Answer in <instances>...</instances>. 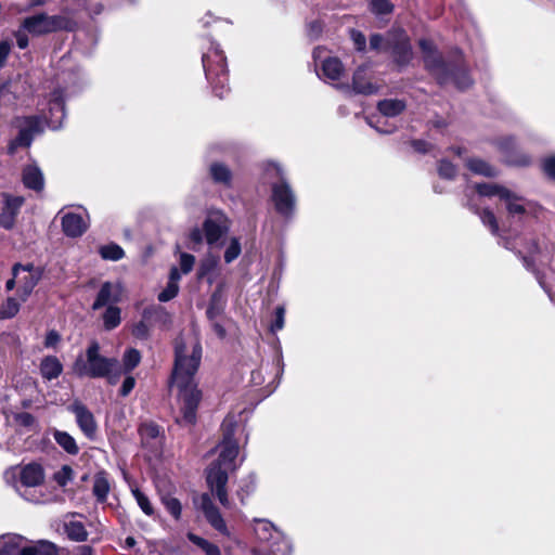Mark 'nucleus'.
<instances>
[{"instance_id":"obj_1","label":"nucleus","mask_w":555,"mask_h":555,"mask_svg":"<svg viewBox=\"0 0 555 555\" xmlns=\"http://www.w3.org/2000/svg\"><path fill=\"white\" fill-rule=\"evenodd\" d=\"M175 359L169 387L178 389L180 413L186 425H195L197 410L203 398L202 390L195 383V375L199 369L203 348L199 340H196L191 350L182 337H177L173 344Z\"/></svg>"},{"instance_id":"obj_2","label":"nucleus","mask_w":555,"mask_h":555,"mask_svg":"<svg viewBox=\"0 0 555 555\" xmlns=\"http://www.w3.org/2000/svg\"><path fill=\"white\" fill-rule=\"evenodd\" d=\"M418 47L424 54L425 69L436 79L439 86L452 82L460 91H465L474 85L469 68L462 54L452 60H444L428 39H421Z\"/></svg>"},{"instance_id":"obj_3","label":"nucleus","mask_w":555,"mask_h":555,"mask_svg":"<svg viewBox=\"0 0 555 555\" xmlns=\"http://www.w3.org/2000/svg\"><path fill=\"white\" fill-rule=\"evenodd\" d=\"M202 63L214 94L223 99L230 92L229 68L227 56L219 43L209 40V46L203 52Z\"/></svg>"},{"instance_id":"obj_4","label":"nucleus","mask_w":555,"mask_h":555,"mask_svg":"<svg viewBox=\"0 0 555 555\" xmlns=\"http://www.w3.org/2000/svg\"><path fill=\"white\" fill-rule=\"evenodd\" d=\"M101 347L96 340H92L85 356L79 354L72 365L73 374L78 378L98 379L111 373V366L117 364L116 358H108L101 354Z\"/></svg>"},{"instance_id":"obj_5","label":"nucleus","mask_w":555,"mask_h":555,"mask_svg":"<svg viewBox=\"0 0 555 555\" xmlns=\"http://www.w3.org/2000/svg\"><path fill=\"white\" fill-rule=\"evenodd\" d=\"M22 26L33 36H43L57 31H75L78 24L75 20L64 15H48L38 13L24 18Z\"/></svg>"},{"instance_id":"obj_6","label":"nucleus","mask_w":555,"mask_h":555,"mask_svg":"<svg viewBox=\"0 0 555 555\" xmlns=\"http://www.w3.org/2000/svg\"><path fill=\"white\" fill-rule=\"evenodd\" d=\"M386 53H389L392 63L399 70L408 67L414 56L411 38L408 33L399 27L388 30Z\"/></svg>"},{"instance_id":"obj_7","label":"nucleus","mask_w":555,"mask_h":555,"mask_svg":"<svg viewBox=\"0 0 555 555\" xmlns=\"http://www.w3.org/2000/svg\"><path fill=\"white\" fill-rule=\"evenodd\" d=\"M228 481V470L224 467H221L219 462H211L206 468V483L220 504L224 507L230 506L227 489Z\"/></svg>"},{"instance_id":"obj_8","label":"nucleus","mask_w":555,"mask_h":555,"mask_svg":"<svg viewBox=\"0 0 555 555\" xmlns=\"http://www.w3.org/2000/svg\"><path fill=\"white\" fill-rule=\"evenodd\" d=\"M492 144L503 155L506 164L519 167H527L531 164L530 156L520 151L515 137L498 138L492 141Z\"/></svg>"},{"instance_id":"obj_9","label":"nucleus","mask_w":555,"mask_h":555,"mask_svg":"<svg viewBox=\"0 0 555 555\" xmlns=\"http://www.w3.org/2000/svg\"><path fill=\"white\" fill-rule=\"evenodd\" d=\"M271 201L279 215L288 218L294 214L296 198L289 184L285 180L272 184Z\"/></svg>"},{"instance_id":"obj_10","label":"nucleus","mask_w":555,"mask_h":555,"mask_svg":"<svg viewBox=\"0 0 555 555\" xmlns=\"http://www.w3.org/2000/svg\"><path fill=\"white\" fill-rule=\"evenodd\" d=\"M169 313L162 306H149L142 311V320L135 323L132 327V335L141 340L150 338L149 323L166 321L169 319Z\"/></svg>"},{"instance_id":"obj_11","label":"nucleus","mask_w":555,"mask_h":555,"mask_svg":"<svg viewBox=\"0 0 555 555\" xmlns=\"http://www.w3.org/2000/svg\"><path fill=\"white\" fill-rule=\"evenodd\" d=\"M69 410L75 414L76 423L86 438L93 441L98 435V423L93 413L81 402H74Z\"/></svg>"},{"instance_id":"obj_12","label":"nucleus","mask_w":555,"mask_h":555,"mask_svg":"<svg viewBox=\"0 0 555 555\" xmlns=\"http://www.w3.org/2000/svg\"><path fill=\"white\" fill-rule=\"evenodd\" d=\"M223 438L221 442V451L216 460L212 462H219V465L231 466L238 455V443L234 438V424L227 425L223 423Z\"/></svg>"},{"instance_id":"obj_13","label":"nucleus","mask_w":555,"mask_h":555,"mask_svg":"<svg viewBox=\"0 0 555 555\" xmlns=\"http://www.w3.org/2000/svg\"><path fill=\"white\" fill-rule=\"evenodd\" d=\"M66 116L65 92L62 88H55L49 100V116L47 124L52 130L61 128Z\"/></svg>"},{"instance_id":"obj_14","label":"nucleus","mask_w":555,"mask_h":555,"mask_svg":"<svg viewBox=\"0 0 555 555\" xmlns=\"http://www.w3.org/2000/svg\"><path fill=\"white\" fill-rule=\"evenodd\" d=\"M199 508L202 509L207 522L218 532L229 537L230 532L222 517L220 509L214 504L208 493H203L199 496Z\"/></svg>"},{"instance_id":"obj_15","label":"nucleus","mask_w":555,"mask_h":555,"mask_svg":"<svg viewBox=\"0 0 555 555\" xmlns=\"http://www.w3.org/2000/svg\"><path fill=\"white\" fill-rule=\"evenodd\" d=\"M3 207L0 212V227L5 230H12L16 223V218L25 203L23 196H14L9 193H3Z\"/></svg>"},{"instance_id":"obj_16","label":"nucleus","mask_w":555,"mask_h":555,"mask_svg":"<svg viewBox=\"0 0 555 555\" xmlns=\"http://www.w3.org/2000/svg\"><path fill=\"white\" fill-rule=\"evenodd\" d=\"M44 478V468L40 463L30 462L20 466L18 480L26 488H36L43 485Z\"/></svg>"},{"instance_id":"obj_17","label":"nucleus","mask_w":555,"mask_h":555,"mask_svg":"<svg viewBox=\"0 0 555 555\" xmlns=\"http://www.w3.org/2000/svg\"><path fill=\"white\" fill-rule=\"evenodd\" d=\"M26 127L22 128L16 138L10 144V152L14 151L15 146L29 147L34 140V133L41 131L40 118L36 115L28 116L25 118Z\"/></svg>"},{"instance_id":"obj_18","label":"nucleus","mask_w":555,"mask_h":555,"mask_svg":"<svg viewBox=\"0 0 555 555\" xmlns=\"http://www.w3.org/2000/svg\"><path fill=\"white\" fill-rule=\"evenodd\" d=\"M121 289L119 286L114 285L112 282H104L92 304L93 310H99L105 306L116 305L120 301Z\"/></svg>"},{"instance_id":"obj_19","label":"nucleus","mask_w":555,"mask_h":555,"mask_svg":"<svg viewBox=\"0 0 555 555\" xmlns=\"http://www.w3.org/2000/svg\"><path fill=\"white\" fill-rule=\"evenodd\" d=\"M203 231L208 245L216 244L227 232L225 219L220 216L218 219L207 217L203 222Z\"/></svg>"},{"instance_id":"obj_20","label":"nucleus","mask_w":555,"mask_h":555,"mask_svg":"<svg viewBox=\"0 0 555 555\" xmlns=\"http://www.w3.org/2000/svg\"><path fill=\"white\" fill-rule=\"evenodd\" d=\"M62 230L67 237L76 238L87 231L83 218L79 214L67 212L62 218Z\"/></svg>"},{"instance_id":"obj_21","label":"nucleus","mask_w":555,"mask_h":555,"mask_svg":"<svg viewBox=\"0 0 555 555\" xmlns=\"http://www.w3.org/2000/svg\"><path fill=\"white\" fill-rule=\"evenodd\" d=\"M109 474L105 469L96 472L93 476L92 494L95 501L104 504L111 492Z\"/></svg>"},{"instance_id":"obj_22","label":"nucleus","mask_w":555,"mask_h":555,"mask_svg":"<svg viewBox=\"0 0 555 555\" xmlns=\"http://www.w3.org/2000/svg\"><path fill=\"white\" fill-rule=\"evenodd\" d=\"M475 190L480 196H486V197L499 196L503 201L520 199V197H518L515 193H513L505 186L495 184V183H487V182L476 183Z\"/></svg>"},{"instance_id":"obj_23","label":"nucleus","mask_w":555,"mask_h":555,"mask_svg":"<svg viewBox=\"0 0 555 555\" xmlns=\"http://www.w3.org/2000/svg\"><path fill=\"white\" fill-rule=\"evenodd\" d=\"M209 177L215 184L231 189L233 186V172L221 162H214L209 166Z\"/></svg>"},{"instance_id":"obj_24","label":"nucleus","mask_w":555,"mask_h":555,"mask_svg":"<svg viewBox=\"0 0 555 555\" xmlns=\"http://www.w3.org/2000/svg\"><path fill=\"white\" fill-rule=\"evenodd\" d=\"M22 182L26 189L35 192H41L44 188L42 171L36 165H28L23 169Z\"/></svg>"},{"instance_id":"obj_25","label":"nucleus","mask_w":555,"mask_h":555,"mask_svg":"<svg viewBox=\"0 0 555 555\" xmlns=\"http://www.w3.org/2000/svg\"><path fill=\"white\" fill-rule=\"evenodd\" d=\"M227 301L222 294L221 286L216 287L212 292L208 307L206 310V317L209 321L216 320L218 317L222 315L225 309Z\"/></svg>"},{"instance_id":"obj_26","label":"nucleus","mask_w":555,"mask_h":555,"mask_svg":"<svg viewBox=\"0 0 555 555\" xmlns=\"http://www.w3.org/2000/svg\"><path fill=\"white\" fill-rule=\"evenodd\" d=\"M40 374L47 380L57 378L63 373V364L55 356H47L40 362Z\"/></svg>"},{"instance_id":"obj_27","label":"nucleus","mask_w":555,"mask_h":555,"mask_svg":"<svg viewBox=\"0 0 555 555\" xmlns=\"http://www.w3.org/2000/svg\"><path fill=\"white\" fill-rule=\"evenodd\" d=\"M406 108V102L400 99H384L377 103L378 112L385 117H397Z\"/></svg>"},{"instance_id":"obj_28","label":"nucleus","mask_w":555,"mask_h":555,"mask_svg":"<svg viewBox=\"0 0 555 555\" xmlns=\"http://www.w3.org/2000/svg\"><path fill=\"white\" fill-rule=\"evenodd\" d=\"M466 167L473 173L487 178H495L499 175V170L495 167L478 157L468 158L466 162Z\"/></svg>"},{"instance_id":"obj_29","label":"nucleus","mask_w":555,"mask_h":555,"mask_svg":"<svg viewBox=\"0 0 555 555\" xmlns=\"http://www.w3.org/2000/svg\"><path fill=\"white\" fill-rule=\"evenodd\" d=\"M323 77L330 80H339L344 73V65L336 56H328L322 62L321 66Z\"/></svg>"},{"instance_id":"obj_30","label":"nucleus","mask_w":555,"mask_h":555,"mask_svg":"<svg viewBox=\"0 0 555 555\" xmlns=\"http://www.w3.org/2000/svg\"><path fill=\"white\" fill-rule=\"evenodd\" d=\"M55 442L69 455H77L80 451L75 438L67 431L53 429L52 431Z\"/></svg>"},{"instance_id":"obj_31","label":"nucleus","mask_w":555,"mask_h":555,"mask_svg":"<svg viewBox=\"0 0 555 555\" xmlns=\"http://www.w3.org/2000/svg\"><path fill=\"white\" fill-rule=\"evenodd\" d=\"M468 208L479 216L482 224L487 227L493 235H498L500 231L498 219L490 208L479 209L476 205L467 204Z\"/></svg>"},{"instance_id":"obj_32","label":"nucleus","mask_w":555,"mask_h":555,"mask_svg":"<svg viewBox=\"0 0 555 555\" xmlns=\"http://www.w3.org/2000/svg\"><path fill=\"white\" fill-rule=\"evenodd\" d=\"M352 89L358 94L370 95L376 92L377 88L364 77V70L358 68L352 76Z\"/></svg>"},{"instance_id":"obj_33","label":"nucleus","mask_w":555,"mask_h":555,"mask_svg":"<svg viewBox=\"0 0 555 555\" xmlns=\"http://www.w3.org/2000/svg\"><path fill=\"white\" fill-rule=\"evenodd\" d=\"M23 538L21 535H3L0 539V555H22Z\"/></svg>"},{"instance_id":"obj_34","label":"nucleus","mask_w":555,"mask_h":555,"mask_svg":"<svg viewBox=\"0 0 555 555\" xmlns=\"http://www.w3.org/2000/svg\"><path fill=\"white\" fill-rule=\"evenodd\" d=\"M57 546L50 541H40L35 545L22 548V555H57Z\"/></svg>"},{"instance_id":"obj_35","label":"nucleus","mask_w":555,"mask_h":555,"mask_svg":"<svg viewBox=\"0 0 555 555\" xmlns=\"http://www.w3.org/2000/svg\"><path fill=\"white\" fill-rule=\"evenodd\" d=\"M160 433H162L160 426L153 421L144 422V423L140 424V426L138 428V434L140 436L143 444H145L150 440H154V439L158 438L160 436Z\"/></svg>"},{"instance_id":"obj_36","label":"nucleus","mask_w":555,"mask_h":555,"mask_svg":"<svg viewBox=\"0 0 555 555\" xmlns=\"http://www.w3.org/2000/svg\"><path fill=\"white\" fill-rule=\"evenodd\" d=\"M103 325L106 331L116 328L121 322V310L116 305H109L103 313Z\"/></svg>"},{"instance_id":"obj_37","label":"nucleus","mask_w":555,"mask_h":555,"mask_svg":"<svg viewBox=\"0 0 555 555\" xmlns=\"http://www.w3.org/2000/svg\"><path fill=\"white\" fill-rule=\"evenodd\" d=\"M186 538L191 543L199 547L206 555H221V551L217 544L211 543L193 532H189Z\"/></svg>"},{"instance_id":"obj_38","label":"nucleus","mask_w":555,"mask_h":555,"mask_svg":"<svg viewBox=\"0 0 555 555\" xmlns=\"http://www.w3.org/2000/svg\"><path fill=\"white\" fill-rule=\"evenodd\" d=\"M141 352L135 348H128L122 354L120 365L125 374H130L141 362Z\"/></svg>"},{"instance_id":"obj_39","label":"nucleus","mask_w":555,"mask_h":555,"mask_svg":"<svg viewBox=\"0 0 555 555\" xmlns=\"http://www.w3.org/2000/svg\"><path fill=\"white\" fill-rule=\"evenodd\" d=\"M67 538L75 542H85L88 539V531L81 521H69L65 525Z\"/></svg>"},{"instance_id":"obj_40","label":"nucleus","mask_w":555,"mask_h":555,"mask_svg":"<svg viewBox=\"0 0 555 555\" xmlns=\"http://www.w3.org/2000/svg\"><path fill=\"white\" fill-rule=\"evenodd\" d=\"M99 254L102 259L111 261H118L125 257V250L116 243H109L101 246Z\"/></svg>"},{"instance_id":"obj_41","label":"nucleus","mask_w":555,"mask_h":555,"mask_svg":"<svg viewBox=\"0 0 555 555\" xmlns=\"http://www.w3.org/2000/svg\"><path fill=\"white\" fill-rule=\"evenodd\" d=\"M369 10L375 16L390 15L395 11V4L389 0H370Z\"/></svg>"},{"instance_id":"obj_42","label":"nucleus","mask_w":555,"mask_h":555,"mask_svg":"<svg viewBox=\"0 0 555 555\" xmlns=\"http://www.w3.org/2000/svg\"><path fill=\"white\" fill-rule=\"evenodd\" d=\"M166 511L173 517L175 520H180L182 515V504L179 499L167 494L160 498Z\"/></svg>"},{"instance_id":"obj_43","label":"nucleus","mask_w":555,"mask_h":555,"mask_svg":"<svg viewBox=\"0 0 555 555\" xmlns=\"http://www.w3.org/2000/svg\"><path fill=\"white\" fill-rule=\"evenodd\" d=\"M20 304L14 297H8L0 307V320L13 319L20 312Z\"/></svg>"},{"instance_id":"obj_44","label":"nucleus","mask_w":555,"mask_h":555,"mask_svg":"<svg viewBox=\"0 0 555 555\" xmlns=\"http://www.w3.org/2000/svg\"><path fill=\"white\" fill-rule=\"evenodd\" d=\"M75 472L72 466L63 465L59 470H56L52 479L60 486L64 488L74 479Z\"/></svg>"},{"instance_id":"obj_45","label":"nucleus","mask_w":555,"mask_h":555,"mask_svg":"<svg viewBox=\"0 0 555 555\" xmlns=\"http://www.w3.org/2000/svg\"><path fill=\"white\" fill-rule=\"evenodd\" d=\"M131 492H132L138 505L142 509V512L146 516H154L155 509H154L150 499L147 498V495H145V493H143L139 488L132 489Z\"/></svg>"},{"instance_id":"obj_46","label":"nucleus","mask_w":555,"mask_h":555,"mask_svg":"<svg viewBox=\"0 0 555 555\" xmlns=\"http://www.w3.org/2000/svg\"><path fill=\"white\" fill-rule=\"evenodd\" d=\"M437 171L439 177L446 180H453L457 175L456 166L446 158L438 162Z\"/></svg>"},{"instance_id":"obj_47","label":"nucleus","mask_w":555,"mask_h":555,"mask_svg":"<svg viewBox=\"0 0 555 555\" xmlns=\"http://www.w3.org/2000/svg\"><path fill=\"white\" fill-rule=\"evenodd\" d=\"M241 251H242V247H241L240 238L232 237L230 240V244L227 247L224 255H223L224 262L225 263L233 262L241 255Z\"/></svg>"},{"instance_id":"obj_48","label":"nucleus","mask_w":555,"mask_h":555,"mask_svg":"<svg viewBox=\"0 0 555 555\" xmlns=\"http://www.w3.org/2000/svg\"><path fill=\"white\" fill-rule=\"evenodd\" d=\"M40 280V274H28L21 280V291L23 292L24 299L27 298L37 286Z\"/></svg>"},{"instance_id":"obj_49","label":"nucleus","mask_w":555,"mask_h":555,"mask_svg":"<svg viewBox=\"0 0 555 555\" xmlns=\"http://www.w3.org/2000/svg\"><path fill=\"white\" fill-rule=\"evenodd\" d=\"M388 31L385 35L379 33L370 36V49L375 52H385L387 48Z\"/></svg>"},{"instance_id":"obj_50","label":"nucleus","mask_w":555,"mask_h":555,"mask_svg":"<svg viewBox=\"0 0 555 555\" xmlns=\"http://www.w3.org/2000/svg\"><path fill=\"white\" fill-rule=\"evenodd\" d=\"M257 522V527L255 528V533L259 540L267 541L272 537V522L268 520H255Z\"/></svg>"},{"instance_id":"obj_51","label":"nucleus","mask_w":555,"mask_h":555,"mask_svg":"<svg viewBox=\"0 0 555 555\" xmlns=\"http://www.w3.org/2000/svg\"><path fill=\"white\" fill-rule=\"evenodd\" d=\"M216 268H217V261L215 259L202 260L197 268V272H196L197 280L201 281V280L205 279L206 276L211 274Z\"/></svg>"},{"instance_id":"obj_52","label":"nucleus","mask_w":555,"mask_h":555,"mask_svg":"<svg viewBox=\"0 0 555 555\" xmlns=\"http://www.w3.org/2000/svg\"><path fill=\"white\" fill-rule=\"evenodd\" d=\"M350 38L357 52H366V37L362 31L354 28L350 29Z\"/></svg>"},{"instance_id":"obj_53","label":"nucleus","mask_w":555,"mask_h":555,"mask_svg":"<svg viewBox=\"0 0 555 555\" xmlns=\"http://www.w3.org/2000/svg\"><path fill=\"white\" fill-rule=\"evenodd\" d=\"M285 321V308L283 306H278L274 310V320L270 324V331L272 333H276L281 331L284 326Z\"/></svg>"},{"instance_id":"obj_54","label":"nucleus","mask_w":555,"mask_h":555,"mask_svg":"<svg viewBox=\"0 0 555 555\" xmlns=\"http://www.w3.org/2000/svg\"><path fill=\"white\" fill-rule=\"evenodd\" d=\"M179 293V285L167 282L166 287L158 294L157 299L160 302H167L173 299Z\"/></svg>"},{"instance_id":"obj_55","label":"nucleus","mask_w":555,"mask_h":555,"mask_svg":"<svg viewBox=\"0 0 555 555\" xmlns=\"http://www.w3.org/2000/svg\"><path fill=\"white\" fill-rule=\"evenodd\" d=\"M14 421L24 428H31L36 425V417L29 412H20L14 414Z\"/></svg>"},{"instance_id":"obj_56","label":"nucleus","mask_w":555,"mask_h":555,"mask_svg":"<svg viewBox=\"0 0 555 555\" xmlns=\"http://www.w3.org/2000/svg\"><path fill=\"white\" fill-rule=\"evenodd\" d=\"M541 168L543 173L550 179L555 181V155L547 156L542 160Z\"/></svg>"},{"instance_id":"obj_57","label":"nucleus","mask_w":555,"mask_h":555,"mask_svg":"<svg viewBox=\"0 0 555 555\" xmlns=\"http://www.w3.org/2000/svg\"><path fill=\"white\" fill-rule=\"evenodd\" d=\"M409 143L415 153L422 155L429 153L433 149V145L423 139H412Z\"/></svg>"},{"instance_id":"obj_58","label":"nucleus","mask_w":555,"mask_h":555,"mask_svg":"<svg viewBox=\"0 0 555 555\" xmlns=\"http://www.w3.org/2000/svg\"><path fill=\"white\" fill-rule=\"evenodd\" d=\"M195 263V257L192 254L182 253L180 256V269L182 273L188 274L192 271Z\"/></svg>"},{"instance_id":"obj_59","label":"nucleus","mask_w":555,"mask_h":555,"mask_svg":"<svg viewBox=\"0 0 555 555\" xmlns=\"http://www.w3.org/2000/svg\"><path fill=\"white\" fill-rule=\"evenodd\" d=\"M121 375H125V372L121 369L119 361L117 360V364L111 366V373L107 376H104L103 378H106L109 385H116L120 379Z\"/></svg>"},{"instance_id":"obj_60","label":"nucleus","mask_w":555,"mask_h":555,"mask_svg":"<svg viewBox=\"0 0 555 555\" xmlns=\"http://www.w3.org/2000/svg\"><path fill=\"white\" fill-rule=\"evenodd\" d=\"M204 231L203 228L199 229L197 227L193 228L189 233V240L193 244L192 249L196 250V246L203 244L204 241Z\"/></svg>"},{"instance_id":"obj_61","label":"nucleus","mask_w":555,"mask_h":555,"mask_svg":"<svg viewBox=\"0 0 555 555\" xmlns=\"http://www.w3.org/2000/svg\"><path fill=\"white\" fill-rule=\"evenodd\" d=\"M61 335L55 330L48 331L43 345L46 348H55L61 341Z\"/></svg>"},{"instance_id":"obj_62","label":"nucleus","mask_w":555,"mask_h":555,"mask_svg":"<svg viewBox=\"0 0 555 555\" xmlns=\"http://www.w3.org/2000/svg\"><path fill=\"white\" fill-rule=\"evenodd\" d=\"M126 378L124 379L121 387L119 388V396L127 397L135 386V378L129 374H126Z\"/></svg>"},{"instance_id":"obj_63","label":"nucleus","mask_w":555,"mask_h":555,"mask_svg":"<svg viewBox=\"0 0 555 555\" xmlns=\"http://www.w3.org/2000/svg\"><path fill=\"white\" fill-rule=\"evenodd\" d=\"M12 44L9 40L0 41V69H2L8 61V57L11 52Z\"/></svg>"},{"instance_id":"obj_64","label":"nucleus","mask_w":555,"mask_h":555,"mask_svg":"<svg viewBox=\"0 0 555 555\" xmlns=\"http://www.w3.org/2000/svg\"><path fill=\"white\" fill-rule=\"evenodd\" d=\"M515 199H508L506 202V210L508 215L515 216V215H524L526 212V208L521 204H517L514 202Z\"/></svg>"}]
</instances>
